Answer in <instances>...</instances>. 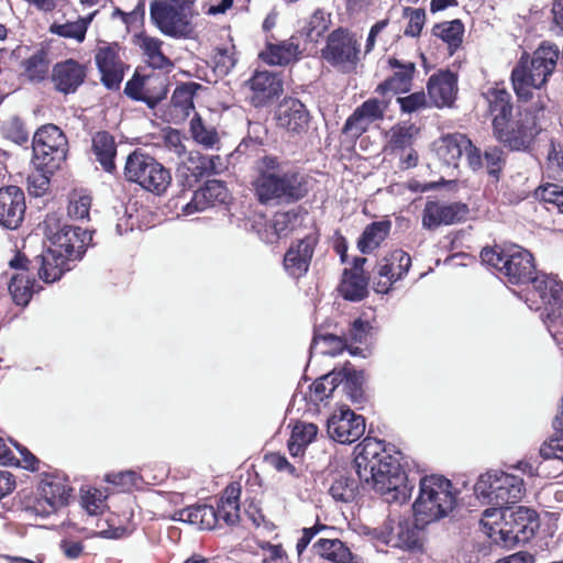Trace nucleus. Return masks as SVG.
I'll list each match as a JSON object with an SVG mask.
<instances>
[{
  "mask_svg": "<svg viewBox=\"0 0 563 563\" xmlns=\"http://www.w3.org/2000/svg\"><path fill=\"white\" fill-rule=\"evenodd\" d=\"M66 481V478L62 479L56 473L43 472L41 474V481L36 486L37 495L52 508V511H57V509L69 504L74 489L65 483Z\"/></svg>",
  "mask_w": 563,
  "mask_h": 563,
  "instance_id": "22",
  "label": "nucleus"
},
{
  "mask_svg": "<svg viewBox=\"0 0 563 563\" xmlns=\"http://www.w3.org/2000/svg\"><path fill=\"white\" fill-rule=\"evenodd\" d=\"M102 495L101 492L97 488H88L84 489V487L80 488V504L81 507L86 510V512L89 516H97L99 515V505L102 503L101 499Z\"/></svg>",
  "mask_w": 563,
  "mask_h": 563,
  "instance_id": "60",
  "label": "nucleus"
},
{
  "mask_svg": "<svg viewBox=\"0 0 563 563\" xmlns=\"http://www.w3.org/2000/svg\"><path fill=\"white\" fill-rule=\"evenodd\" d=\"M24 191L16 186L0 188V225L3 228L18 229L25 214Z\"/></svg>",
  "mask_w": 563,
  "mask_h": 563,
  "instance_id": "18",
  "label": "nucleus"
},
{
  "mask_svg": "<svg viewBox=\"0 0 563 563\" xmlns=\"http://www.w3.org/2000/svg\"><path fill=\"white\" fill-rule=\"evenodd\" d=\"M134 44L141 49L144 60L152 68L170 70L174 67L173 62L163 52L164 42L161 38L140 33L134 36Z\"/></svg>",
  "mask_w": 563,
  "mask_h": 563,
  "instance_id": "32",
  "label": "nucleus"
},
{
  "mask_svg": "<svg viewBox=\"0 0 563 563\" xmlns=\"http://www.w3.org/2000/svg\"><path fill=\"white\" fill-rule=\"evenodd\" d=\"M330 23V14L325 13L322 9H317L311 14L305 29L307 38L310 42H318L328 31Z\"/></svg>",
  "mask_w": 563,
  "mask_h": 563,
  "instance_id": "49",
  "label": "nucleus"
},
{
  "mask_svg": "<svg viewBox=\"0 0 563 563\" xmlns=\"http://www.w3.org/2000/svg\"><path fill=\"white\" fill-rule=\"evenodd\" d=\"M411 266V257L402 250H396L382 258L377 264L379 280L375 284V291L387 294L393 284L407 275Z\"/></svg>",
  "mask_w": 563,
  "mask_h": 563,
  "instance_id": "15",
  "label": "nucleus"
},
{
  "mask_svg": "<svg viewBox=\"0 0 563 563\" xmlns=\"http://www.w3.org/2000/svg\"><path fill=\"white\" fill-rule=\"evenodd\" d=\"M220 519L219 509L206 503L190 505L188 525H196L200 530H214Z\"/></svg>",
  "mask_w": 563,
  "mask_h": 563,
  "instance_id": "38",
  "label": "nucleus"
},
{
  "mask_svg": "<svg viewBox=\"0 0 563 563\" xmlns=\"http://www.w3.org/2000/svg\"><path fill=\"white\" fill-rule=\"evenodd\" d=\"M227 197V188L220 180H209L205 187L194 192L191 200L183 208V211L190 216L203 211L217 202H224Z\"/></svg>",
  "mask_w": 563,
  "mask_h": 563,
  "instance_id": "31",
  "label": "nucleus"
},
{
  "mask_svg": "<svg viewBox=\"0 0 563 563\" xmlns=\"http://www.w3.org/2000/svg\"><path fill=\"white\" fill-rule=\"evenodd\" d=\"M427 88L434 106H451L457 92V78L449 70L440 71L429 78Z\"/></svg>",
  "mask_w": 563,
  "mask_h": 563,
  "instance_id": "29",
  "label": "nucleus"
},
{
  "mask_svg": "<svg viewBox=\"0 0 563 563\" xmlns=\"http://www.w3.org/2000/svg\"><path fill=\"white\" fill-rule=\"evenodd\" d=\"M297 219V213L291 211L276 213L272 222L274 232L272 236L267 238V242L273 243L282 236H286L295 227Z\"/></svg>",
  "mask_w": 563,
  "mask_h": 563,
  "instance_id": "50",
  "label": "nucleus"
},
{
  "mask_svg": "<svg viewBox=\"0 0 563 563\" xmlns=\"http://www.w3.org/2000/svg\"><path fill=\"white\" fill-rule=\"evenodd\" d=\"M69 261L51 249H46L41 255L34 260H27L31 273H37L38 277L49 284L58 280L66 271H69Z\"/></svg>",
  "mask_w": 563,
  "mask_h": 563,
  "instance_id": "27",
  "label": "nucleus"
},
{
  "mask_svg": "<svg viewBox=\"0 0 563 563\" xmlns=\"http://www.w3.org/2000/svg\"><path fill=\"white\" fill-rule=\"evenodd\" d=\"M123 175L128 181L156 195L164 194L172 183L170 172L140 150L133 151L126 157Z\"/></svg>",
  "mask_w": 563,
  "mask_h": 563,
  "instance_id": "8",
  "label": "nucleus"
},
{
  "mask_svg": "<svg viewBox=\"0 0 563 563\" xmlns=\"http://www.w3.org/2000/svg\"><path fill=\"white\" fill-rule=\"evenodd\" d=\"M312 548L321 559L331 563H364L362 558L353 553L347 544L338 538H320Z\"/></svg>",
  "mask_w": 563,
  "mask_h": 563,
  "instance_id": "33",
  "label": "nucleus"
},
{
  "mask_svg": "<svg viewBox=\"0 0 563 563\" xmlns=\"http://www.w3.org/2000/svg\"><path fill=\"white\" fill-rule=\"evenodd\" d=\"M368 434L354 446L352 466L364 484L380 495H390L391 500L405 504L412 495L415 484L409 481L407 456L395 444Z\"/></svg>",
  "mask_w": 563,
  "mask_h": 563,
  "instance_id": "1",
  "label": "nucleus"
},
{
  "mask_svg": "<svg viewBox=\"0 0 563 563\" xmlns=\"http://www.w3.org/2000/svg\"><path fill=\"white\" fill-rule=\"evenodd\" d=\"M300 55L301 49L295 36L279 44H268L266 49L260 54L265 63L277 66L288 65L297 60Z\"/></svg>",
  "mask_w": 563,
  "mask_h": 563,
  "instance_id": "34",
  "label": "nucleus"
},
{
  "mask_svg": "<svg viewBox=\"0 0 563 563\" xmlns=\"http://www.w3.org/2000/svg\"><path fill=\"white\" fill-rule=\"evenodd\" d=\"M104 481L114 486H120L123 489L139 488L144 482L142 475L133 470L108 473L104 476Z\"/></svg>",
  "mask_w": 563,
  "mask_h": 563,
  "instance_id": "51",
  "label": "nucleus"
},
{
  "mask_svg": "<svg viewBox=\"0 0 563 563\" xmlns=\"http://www.w3.org/2000/svg\"><path fill=\"white\" fill-rule=\"evenodd\" d=\"M347 335L351 343L367 344L374 336V328L369 321L358 318L351 324Z\"/></svg>",
  "mask_w": 563,
  "mask_h": 563,
  "instance_id": "55",
  "label": "nucleus"
},
{
  "mask_svg": "<svg viewBox=\"0 0 563 563\" xmlns=\"http://www.w3.org/2000/svg\"><path fill=\"white\" fill-rule=\"evenodd\" d=\"M90 207V196L75 192L69 198L68 214L76 220L87 219L89 217Z\"/></svg>",
  "mask_w": 563,
  "mask_h": 563,
  "instance_id": "58",
  "label": "nucleus"
},
{
  "mask_svg": "<svg viewBox=\"0 0 563 563\" xmlns=\"http://www.w3.org/2000/svg\"><path fill=\"white\" fill-rule=\"evenodd\" d=\"M539 131L534 118H529L527 114L523 120L516 123V128L511 125L508 145L514 150L525 148Z\"/></svg>",
  "mask_w": 563,
  "mask_h": 563,
  "instance_id": "40",
  "label": "nucleus"
},
{
  "mask_svg": "<svg viewBox=\"0 0 563 563\" xmlns=\"http://www.w3.org/2000/svg\"><path fill=\"white\" fill-rule=\"evenodd\" d=\"M559 54L556 45L543 43L531 58L528 55L521 56L511 71V82L518 99L528 101L532 98V90L540 89L548 81L555 69Z\"/></svg>",
  "mask_w": 563,
  "mask_h": 563,
  "instance_id": "5",
  "label": "nucleus"
},
{
  "mask_svg": "<svg viewBox=\"0 0 563 563\" xmlns=\"http://www.w3.org/2000/svg\"><path fill=\"white\" fill-rule=\"evenodd\" d=\"M364 384V371L355 368L346 369L343 391L352 404L358 405L367 401Z\"/></svg>",
  "mask_w": 563,
  "mask_h": 563,
  "instance_id": "41",
  "label": "nucleus"
},
{
  "mask_svg": "<svg viewBox=\"0 0 563 563\" xmlns=\"http://www.w3.org/2000/svg\"><path fill=\"white\" fill-rule=\"evenodd\" d=\"M96 64L101 74V81L108 89H118L123 79V64L119 57L117 43H103L95 55Z\"/></svg>",
  "mask_w": 563,
  "mask_h": 563,
  "instance_id": "19",
  "label": "nucleus"
},
{
  "mask_svg": "<svg viewBox=\"0 0 563 563\" xmlns=\"http://www.w3.org/2000/svg\"><path fill=\"white\" fill-rule=\"evenodd\" d=\"M390 230V222L379 221L367 225L362 233L357 246L363 254L371 253L377 249L387 238Z\"/></svg>",
  "mask_w": 563,
  "mask_h": 563,
  "instance_id": "39",
  "label": "nucleus"
},
{
  "mask_svg": "<svg viewBox=\"0 0 563 563\" xmlns=\"http://www.w3.org/2000/svg\"><path fill=\"white\" fill-rule=\"evenodd\" d=\"M419 129L412 123H401L389 131V146L391 150H405L412 145Z\"/></svg>",
  "mask_w": 563,
  "mask_h": 563,
  "instance_id": "45",
  "label": "nucleus"
},
{
  "mask_svg": "<svg viewBox=\"0 0 563 563\" xmlns=\"http://www.w3.org/2000/svg\"><path fill=\"white\" fill-rule=\"evenodd\" d=\"M166 78L159 75L144 76L143 102L155 108L167 95Z\"/></svg>",
  "mask_w": 563,
  "mask_h": 563,
  "instance_id": "42",
  "label": "nucleus"
},
{
  "mask_svg": "<svg viewBox=\"0 0 563 563\" xmlns=\"http://www.w3.org/2000/svg\"><path fill=\"white\" fill-rule=\"evenodd\" d=\"M536 197L544 203L555 207L563 213V187L558 184H547L536 189Z\"/></svg>",
  "mask_w": 563,
  "mask_h": 563,
  "instance_id": "52",
  "label": "nucleus"
},
{
  "mask_svg": "<svg viewBox=\"0 0 563 563\" xmlns=\"http://www.w3.org/2000/svg\"><path fill=\"white\" fill-rule=\"evenodd\" d=\"M490 113H510L512 106L511 96L505 89L494 88L487 92Z\"/></svg>",
  "mask_w": 563,
  "mask_h": 563,
  "instance_id": "53",
  "label": "nucleus"
},
{
  "mask_svg": "<svg viewBox=\"0 0 563 563\" xmlns=\"http://www.w3.org/2000/svg\"><path fill=\"white\" fill-rule=\"evenodd\" d=\"M467 214L468 207L465 203L428 201L422 211V227L432 231L441 225L462 222L466 219Z\"/></svg>",
  "mask_w": 563,
  "mask_h": 563,
  "instance_id": "14",
  "label": "nucleus"
},
{
  "mask_svg": "<svg viewBox=\"0 0 563 563\" xmlns=\"http://www.w3.org/2000/svg\"><path fill=\"white\" fill-rule=\"evenodd\" d=\"M172 103L175 108H179L184 112L192 109L194 103L191 89L186 85L177 87L173 92Z\"/></svg>",
  "mask_w": 563,
  "mask_h": 563,
  "instance_id": "64",
  "label": "nucleus"
},
{
  "mask_svg": "<svg viewBox=\"0 0 563 563\" xmlns=\"http://www.w3.org/2000/svg\"><path fill=\"white\" fill-rule=\"evenodd\" d=\"M68 142L63 131L54 124L37 129L33 136V164L44 174H53L66 158Z\"/></svg>",
  "mask_w": 563,
  "mask_h": 563,
  "instance_id": "9",
  "label": "nucleus"
},
{
  "mask_svg": "<svg viewBox=\"0 0 563 563\" xmlns=\"http://www.w3.org/2000/svg\"><path fill=\"white\" fill-rule=\"evenodd\" d=\"M298 398H300V401L303 402V407L297 408V411L302 410L303 413L311 416L320 415V402L332 398V395L330 394L325 385L324 376L321 375L317 377L308 386V389L306 391L300 389V384H298L287 406V412L291 411L295 408Z\"/></svg>",
  "mask_w": 563,
  "mask_h": 563,
  "instance_id": "24",
  "label": "nucleus"
},
{
  "mask_svg": "<svg viewBox=\"0 0 563 563\" xmlns=\"http://www.w3.org/2000/svg\"><path fill=\"white\" fill-rule=\"evenodd\" d=\"M481 258L501 272L512 284L531 282L533 294L541 300V305L534 309H542L541 318L549 332L555 336L563 331V284L547 274L533 277L536 266L528 250L518 245L501 252L486 247L482 250Z\"/></svg>",
  "mask_w": 563,
  "mask_h": 563,
  "instance_id": "2",
  "label": "nucleus"
},
{
  "mask_svg": "<svg viewBox=\"0 0 563 563\" xmlns=\"http://www.w3.org/2000/svg\"><path fill=\"white\" fill-rule=\"evenodd\" d=\"M44 223L45 234L49 241L47 247L70 261L76 250L81 249L84 244V241L79 238L80 229L68 224L60 225L53 218H47Z\"/></svg>",
  "mask_w": 563,
  "mask_h": 563,
  "instance_id": "13",
  "label": "nucleus"
},
{
  "mask_svg": "<svg viewBox=\"0 0 563 563\" xmlns=\"http://www.w3.org/2000/svg\"><path fill=\"white\" fill-rule=\"evenodd\" d=\"M333 529L332 527L324 525L320 521L319 518H317L316 522L311 527H305L302 528L301 537L297 540L296 543V551L298 555L300 556L308 548L312 539L320 533L323 530Z\"/></svg>",
  "mask_w": 563,
  "mask_h": 563,
  "instance_id": "59",
  "label": "nucleus"
},
{
  "mask_svg": "<svg viewBox=\"0 0 563 563\" xmlns=\"http://www.w3.org/2000/svg\"><path fill=\"white\" fill-rule=\"evenodd\" d=\"M460 495L461 489L444 475H422L411 512L417 517H423L430 523L439 522L457 508Z\"/></svg>",
  "mask_w": 563,
  "mask_h": 563,
  "instance_id": "4",
  "label": "nucleus"
},
{
  "mask_svg": "<svg viewBox=\"0 0 563 563\" xmlns=\"http://www.w3.org/2000/svg\"><path fill=\"white\" fill-rule=\"evenodd\" d=\"M318 432L319 428L317 424L297 420L289 438L309 446L317 439Z\"/></svg>",
  "mask_w": 563,
  "mask_h": 563,
  "instance_id": "57",
  "label": "nucleus"
},
{
  "mask_svg": "<svg viewBox=\"0 0 563 563\" xmlns=\"http://www.w3.org/2000/svg\"><path fill=\"white\" fill-rule=\"evenodd\" d=\"M368 278L364 273L345 269L339 286L341 296L350 301H361L367 296Z\"/></svg>",
  "mask_w": 563,
  "mask_h": 563,
  "instance_id": "36",
  "label": "nucleus"
},
{
  "mask_svg": "<svg viewBox=\"0 0 563 563\" xmlns=\"http://www.w3.org/2000/svg\"><path fill=\"white\" fill-rule=\"evenodd\" d=\"M95 13L89 14L87 19H79L75 22H67L64 24L53 23L49 26V32L52 34L65 37L73 38L79 43L85 40L86 32L88 29V24L92 20Z\"/></svg>",
  "mask_w": 563,
  "mask_h": 563,
  "instance_id": "43",
  "label": "nucleus"
},
{
  "mask_svg": "<svg viewBox=\"0 0 563 563\" xmlns=\"http://www.w3.org/2000/svg\"><path fill=\"white\" fill-rule=\"evenodd\" d=\"M500 522L514 531L517 529L523 536V544H527L536 537L539 530L540 516L534 508L516 504L503 512Z\"/></svg>",
  "mask_w": 563,
  "mask_h": 563,
  "instance_id": "21",
  "label": "nucleus"
},
{
  "mask_svg": "<svg viewBox=\"0 0 563 563\" xmlns=\"http://www.w3.org/2000/svg\"><path fill=\"white\" fill-rule=\"evenodd\" d=\"M471 145V140L461 133L448 134L434 143V152L439 161L448 169H455L465 147Z\"/></svg>",
  "mask_w": 563,
  "mask_h": 563,
  "instance_id": "28",
  "label": "nucleus"
},
{
  "mask_svg": "<svg viewBox=\"0 0 563 563\" xmlns=\"http://www.w3.org/2000/svg\"><path fill=\"white\" fill-rule=\"evenodd\" d=\"M329 439L340 444H352L362 438L366 430L364 416L355 413L349 405L341 404L325 421Z\"/></svg>",
  "mask_w": 563,
  "mask_h": 563,
  "instance_id": "11",
  "label": "nucleus"
},
{
  "mask_svg": "<svg viewBox=\"0 0 563 563\" xmlns=\"http://www.w3.org/2000/svg\"><path fill=\"white\" fill-rule=\"evenodd\" d=\"M86 76V66L69 58L54 65L51 79L58 92L69 95L77 91L84 84Z\"/></svg>",
  "mask_w": 563,
  "mask_h": 563,
  "instance_id": "23",
  "label": "nucleus"
},
{
  "mask_svg": "<svg viewBox=\"0 0 563 563\" xmlns=\"http://www.w3.org/2000/svg\"><path fill=\"white\" fill-rule=\"evenodd\" d=\"M432 32L434 36L445 42L451 49H455L462 43L464 26L460 20H453L434 25Z\"/></svg>",
  "mask_w": 563,
  "mask_h": 563,
  "instance_id": "44",
  "label": "nucleus"
},
{
  "mask_svg": "<svg viewBox=\"0 0 563 563\" xmlns=\"http://www.w3.org/2000/svg\"><path fill=\"white\" fill-rule=\"evenodd\" d=\"M430 525L423 517H417L415 512H412V520L409 518L400 519L397 525L396 547L411 554H422L424 544L419 534Z\"/></svg>",
  "mask_w": 563,
  "mask_h": 563,
  "instance_id": "25",
  "label": "nucleus"
},
{
  "mask_svg": "<svg viewBox=\"0 0 563 563\" xmlns=\"http://www.w3.org/2000/svg\"><path fill=\"white\" fill-rule=\"evenodd\" d=\"M316 244L317 239L309 235L290 245L284 256V267L290 276L298 278L308 272Z\"/></svg>",
  "mask_w": 563,
  "mask_h": 563,
  "instance_id": "26",
  "label": "nucleus"
},
{
  "mask_svg": "<svg viewBox=\"0 0 563 563\" xmlns=\"http://www.w3.org/2000/svg\"><path fill=\"white\" fill-rule=\"evenodd\" d=\"M473 490L481 504H496L503 507L520 503L527 492L522 477L501 470H487L482 473Z\"/></svg>",
  "mask_w": 563,
  "mask_h": 563,
  "instance_id": "6",
  "label": "nucleus"
},
{
  "mask_svg": "<svg viewBox=\"0 0 563 563\" xmlns=\"http://www.w3.org/2000/svg\"><path fill=\"white\" fill-rule=\"evenodd\" d=\"M2 135L18 145L29 142V131L24 122L16 115H11L2 122Z\"/></svg>",
  "mask_w": 563,
  "mask_h": 563,
  "instance_id": "48",
  "label": "nucleus"
},
{
  "mask_svg": "<svg viewBox=\"0 0 563 563\" xmlns=\"http://www.w3.org/2000/svg\"><path fill=\"white\" fill-rule=\"evenodd\" d=\"M10 266L18 269L10 279L9 292L16 306L26 307L35 291V278L31 273L27 258L18 254L10 261Z\"/></svg>",
  "mask_w": 563,
  "mask_h": 563,
  "instance_id": "17",
  "label": "nucleus"
},
{
  "mask_svg": "<svg viewBox=\"0 0 563 563\" xmlns=\"http://www.w3.org/2000/svg\"><path fill=\"white\" fill-rule=\"evenodd\" d=\"M360 483L351 474L338 473L329 488V495L338 503H353L360 495Z\"/></svg>",
  "mask_w": 563,
  "mask_h": 563,
  "instance_id": "37",
  "label": "nucleus"
},
{
  "mask_svg": "<svg viewBox=\"0 0 563 563\" xmlns=\"http://www.w3.org/2000/svg\"><path fill=\"white\" fill-rule=\"evenodd\" d=\"M388 108L387 100L369 98L358 106L347 118L343 126V133L358 137L367 131L371 123L382 120Z\"/></svg>",
  "mask_w": 563,
  "mask_h": 563,
  "instance_id": "16",
  "label": "nucleus"
},
{
  "mask_svg": "<svg viewBox=\"0 0 563 563\" xmlns=\"http://www.w3.org/2000/svg\"><path fill=\"white\" fill-rule=\"evenodd\" d=\"M321 54L329 64L349 73L354 70L358 63L360 44L355 35L338 29L329 34L327 45Z\"/></svg>",
  "mask_w": 563,
  "mask_h": 563,
  "instance_id": "10",
  "label": "nucleus"
},
{
  "mask_svg": "<svg viewBox=\"0 0 563 563\" xmlns=\"http://www.w3.org/2000/svg\"><path fill=\"white\" fill-rule=\"evenodd\" d=\"M494 115L493 119V128L496 137L506 144L509 142L511 128L509 126V118L510 113H492Z\"/></svg>",
  "mask_w": 563,
  "mask_h": 563,
  "instance_id": "62",
  "label": "nucleus"
},
{
  "mask_svg": "<svg viewBox=\"0 0 563 563\" xmlns=\"http://www.w3.org/2000/svg\"><path fill=\"white\" fill-rule=\"evenodd\" d=\"M10 443L18 451L22 461L25 463V465L22 467L31 473L37 472L40 468L41 460L15 439L10 438Z\"/></svg>",
  "mask_w": 563,
  "mask_h": 563,
  "instance_id": "63",
  "label": "nucleus"
},
{
  "mask_svg": "<svg viewBox=\"0 0 563 563\" xmlns=\"http://www.w3.org/2000/svg\"><path fill=\"white\" fill-rule=\"evenodd\" d=\"M92 153L101 167L112 173L115 170L114 158L117 155V143L114 137L107 131H99L92 136Z\"/></svg>",
  "mask_w": 563,
  "mask_h": 563,
  "instance_id": "35",
  "label": "nucleus"
},
{
  "mask_svg": "<svg viewBox=\"0 0 563 563\" xmlns=\"http://www.w3.org/2000/svg\"><path fill=\"white\" fill-rule=\"evenodd\" d=\"M277 128L290 136H301L308 132L311 115L307 107L297 98H284L275 109Z\"/></svg>",
  "mask_w": 563,
  "mask_h": 563,
  "instance_id": "12",
  "label": "nucleus"
},
{
  "mask_svg": "<svg viewBox=\"0 0 563 563\" xmlns=\"http://www.w3.org/2000/svg\"><path fill=\"white\" fill-rule=\"evenodd\" d=\"M236 63L238 58L234 46L217 48L214 55V70L219 75L227 76L235 67Z\"/></svg>",
  "mask_w": 563,
  "mask_h": 563,
  "instance_id": "56",
  "label": "nucleus"
},
{
  "mask_svg": "<svg viewBox=\"0 0 563 563\" xmlns=\"http://www.w3.org/2000/svg\"><path fill=\"white\" fill-rule=\"evenodd\" d=\"M251 90L250 101L256 107H265L283 93V81L277 74L271 71H255L246 81Z\"/></svg>",
  "mask_w": 563,
  "mask_h": 563,
  "instance_id": "20",
  "label": "nucleus"
},
{
  "mask_svg": "<svg viewBox=\"0 0 563 563\" xmlns=\"http://www.w3.org/2000/svg\"><path fill=\"white\" fill-rule=\"evenodd\" d=\"M252 187L258 202L269 207L297 202L308 192L306 176L273 155L256 161Z\"/></svg>",
  "mask_w": 563,
  "mask_h": 563,
  "instance_id": "3",
  "label": "nucleus"
},
{
  "mask_svg": "<svg viewBox=\"0 0 563 563\" xmlns=\"http://www.w3.org/2000/svg\"><path fill=\"white\" fill-rule=\"evenodd\" d=\"M195 0H154L150 7L152 23L166 36L190 38L195 33Z\"/></svg>",
  "mask_w": 563,
  "mask_h": 563,
  "instance_id": "7",
  "label": "nucleus"
},
{
  "mask_svg": "<svg viewBox=\"0 0 563 563\" xmlns=\"http://www.w3.org/2000/svg\"><path fill=\"white\" fill-rule=\"evenodd\" d=\"M190 133L192 139L206 148H211L219 142L216 129L207 126L197 114L190 120Z\"/></svg>",
  "mask_w": 563,
  "mask_h": 563,
  "instance_id": "46",
  "label": "nucleus"
},
{
  "mask_svg": "<svg viewBox=\"0 0 563 563\" xmlns=\"http://www.w3.org/2000/svg\"><path fill=\"white\" fill-rule=\"evenodd\" d=\"M24 73L32 81H41L48 71L47 54L43 49L35 52L23 62Z\"/></svg>",
  "mask_w": 563,
  "mask_h": 563,
  "instance_id": "47",
  "label": "nucleus"
},
{
  "mask_svg": "<svg viewBox=\"0 0 563 563\" xmlns=\"http://www.w3.org/2000/svg\"><path fill=\"white\" fill-rule=\"evenodd\" d=\"M406 16L409 19L408 25L405 29V35L416 37L418 36L426 21V12L423 9H410L405 10Z\"/></svg>",
  "mask_w": 563,
  "mask_h": 563,
  "instance_id": "61",
  "label": "nucleus"
},
{
  "mask_svg": "<svg viewBox=\"0 0 563 563\" xmlns=\"http://www.w3.org/2000/svg\"><path fill=\"white\" fill-rule=\"evenodd\" d=\"M241 493H242V487L239 482L229 483L228 486L223 489L220 498L217 500L216 508L219 509V512H221V510H223L227 506H232L234 508V510L240 512Z\"/></svg>",
  "mask_w": 563,
  "mask_h": 563,
  "instance_id": "54",
  "label": "nucleus"
},
{
  "mask_svg": "<svg viewBox=\"0 0 563 563\" xmlns=\"http://www.w3.org/2000/svg\"><path fill=\"white\" fill-rule=\"evenodd\" d=\"M389 65L394 70V74L384 82L379 84L376 91L382 95H386L387 92L396 95L409 91L416 70L415 63L390 58Z\"/></svg>",
  "mask_w": 563,
  "mask_h": 563,
  "instance_id": "30",
  "label": "nucleus"
}]
</instances>
